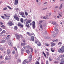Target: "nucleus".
<instances>
[{"instance_id":"nucleus-1","label":"nucleus","mask_w":64,"mask_h":64,"mask_svg":"<svg viewBox=\"0 0 64 64\" xmlns=\"http://www.w3.org/2000/svg\"><path fill=\"white\" fill-rule=\"evenodd\" d=\"M64 52V48H61L58 50V52L59 53H63Z\"/></svg>"},{"instance_id":"nucleus-2","label":"nucleus","mask_w":64,"mask_h":64,"mask_svg":"<svg viewBox=\"0 0 64 64\" xmlns=\"http://www.w3.org/2000/svg\"><path fill=\"white\" fill-rule=\"evenodd\" d=\"M14 19H15V20H17V21H19V18L18 16H16V15L14 16Z\"/></svg>"},{"instance_id":"nucleus-3","label":"nucleus","mask_w":64,"mask_h":64,"mask_svg":"<svg viewBox=\"0 0 64 64\" xmlns=\"http://www.w3.org/2000/svg\"><path fill=\"white\" fill-rule=\"evenodd\" d=\"M20 15L22 16V17H23L24 18H25V16L24 15L25 14L23 12H22L20 13Z\"/></svg>"},{"instance_id":"nucleus-4","label":"nucleus","mask_w":64,"mask_h":64,"mask_svg":"<svg viewBox=\"0 0 64 64\" xmlns=\"http://www.w3.org/2000/svg\"><path fill=\"white\" fill-rule=\"evenodd\" d=\"M16 38L18 40H19L20 38V35L19 34H16Z\"/></svg>"},{"instance_id":"nucleus-5","label":"nucleus","mask_w":64,"mask_h":64,"mask_svg":"<svg viewBox=\"0 0 64 64\" xmlns=\"http://www.w3.org/2000/svg\"><path fill=\"white\" fill-rule=\"evenodd\" d=\"M18 26H20L21 27H23L24 25H23L21 24L20 22H18Z\"/></svg>"},{"instance_id":"nucleus-6","label":"nucleus","mask_w":64,"mask_h":64,"mask_svg":"<svg viewBox=\"0 0 64 64\" xmlns=\"http://www.w3.org/2000/svg\"><path fill=\"white\" fill-rule=\"evenodd\" d=\"M32 27L34 28V29L35 28V22L34 21H33L32 22Z\"/></svg>"},{"instance_id":"nucleus-7","label":"nucleus","mask_w":64,"mask_h":64,"mask_svg":"<svg viewBox=\"0 0 64 64\" xmlns=\"http://www.w3.org/2000/svg\"><path fill=\"white\" fill-rule=\"evenodd\" d=\"M18 0H15V1L14 2V4L15 5H18Z\"/></svg>"},{"instance_id":"nucleus-8","label":"nucleus","mask_w":64,"mask_h":64,"mask_svg":"<svg viewBox=\"0 0 64 64\" xmlns=\"http://www.w3.org/2000/svg\"><path fill=\"white\" fill-rule=\"evenodd\" d=\"M7 53L8 54H10V53H11V50H7Z\"/></svg>"},{"instance_id":"nucleus-9","label":"nucleus","mask_w":64,"mask_h":64,"mask_svg":"<svg viewBox=\"0 0 64 64\" xmlns=\"http://www.w3.org/2000/svg\"><path fill=\"white\" fill-rule=\"evenodd\" d=\"M31 20H28L26 22V24H28L30 23L31 22Z\"/></svg>"},{"instance_id":"nucleus-10","label":"nucleus","mask_w":64,"mask_h":64,"mask_svg":"<svg viewBox=\"0 0 64 64\" xmlns=\"http://www.w3.org/2000/svg\"><path fill=\"white\" fill-rule=\"evenodd\" d=\"M8 24H9L10 26H11L13 24V23L12 22H8Z\"/></svg>"},{"instance_id":"nucleus-11","label":"nucleus","mask_w":64,"mask_h":64,"mask_svg":"<svg viewBox=\"0 0 64 64\" xmlns=\"http://www.w3.org/2000/svg\"><path fill=\"white\" fill-rule=\"evenodd\" d=\"M51 46L52 47H53V46H54L55 45V44L52 42H51Z\"/></svg>"},{"instance_id":"nucleus-12","label":"nucleus","mask_w":64,"mask_h":64,"mask_svg":"<svg viewBox=\"0 0 64 64\" xmlns=\"http://www.w3.org/2000/svg\"><path fill=\"white\" fill-rule=\"evenodd\" d=\"M5 59L6 60H9L11 59V58H10V57H9V58H8L7 57H6Z\"/></svg>"},{"instance_id":"nucleus-13","label":"nucleus","mask_w":64,"mask_h":64,"mask_svg":"<svg viewBox=\"0 0 64 64\" xmlns=\"http://www.w3.org/2000/svg\"><path fill=\"white\" fill-rule=\"evenodd\" d=\"M51 51L52 52H54L55 51V48H51Z\"/></svg>"},{"instance_id":"nucleus-14","label":"nucleus","mask_w":64,"mask_h":64,"mask_svg":"<svg viewBox=\"0 0 64 64\" xmlns=\"http://www.w3.org/2000/svg\"><path fill=\"white\" fill-rule=\"evenodd\" d=\"M6 32V31H5L4 30H3L2 32L0 33V35H1V34H3V33H5Z\"/></svg>"},{"instance_id":"nucleus-15","label":"nucleus","mask_w":64,"mask_h":64,"mask_svg":"<svg viewBox=\"0 0 64 64\" xmlns=\"http://www.w3.org/2000/svg\"><path fill=\"white\" fill-rule=\"evenodd\" d=\"M14 30H17V29H18V28L17 26H14Z\"/></svg>"},{"instance_id":"nucleus-16","label":"nucleus","mask_w":64,"mask_h":64,"mask_svg":"<svg viewBox=\"0 0 64 64\" xmlns=\"http://www.w3.org/2000/svg\"><path fill=\"white\" fill-rule=\"evenodd\" d=\"M60 61L61 62H62L63 63H64V58H62L60 60Z\"/></svg>"},{"instance_id":"nucleus-17","label":"nucleus","mask_w":64,"mask_h":64,"mask_svg":"<svg viewBox=\"0 0 64 64\" xmlns=\"http://www.w3.org/2000/svg\"><path fill=\"white\" fill-rule=\"evenodd\" d=\"M31 40L32 41H34V36H32L31 38Z\"/></svg>"},{"instance_id":"nucleus-18","label":"nucleus","mask_w":64,"mask_h":64,"mask_svg":"<svg viewBox=\"0 0 64 64\" xmlns=\"http://www.w3.org/2000/svg\"><path fill=\"white\" fill-rule=\"evenodd\" d=\"M8 44L10 46H12V43L11 42H9Z\"/></svg>"},{"instance_id":"nucleus-19","label":"nucleus","mask_w":64,"mask_h":64,"mask_svg":"<svg viewBox=\"0 0 64 64\" xmlns=\"http://www.w3.org/2000/svg\"><path fill=\"white\" fill-rule=\"evenodd\" d=\"M26 52L28 54H29L30 53V51L28 50H26Z\"/></svg>"},{"instance_id":"nucleus-20","label":"nucleus","mask_w":64,"mask_h":64,"mask_svg":"<svg viewBox=\"0 0 64 64\" xmlns=\"http://www.w3.org/2000/svg\"><path fill=\"white\" fill-rule=\"evenodd\" d=\"M37 45H38V46H40L41 45V44L40 43V42H39L38 43V44Z\"/></svg>"},{"instance_id":"nucleus-21","label":"nucleus","mask_w":64,"mask_h":64,"mask_svg":"<svg viewBox=\"0 0 64 64\" xmlns=\"http://www.w3.org/2000/svg\"><path fill=\"white\" fill-rule=\"evenodd\" d=\"M26 25L28 28H29V27H30V26H29V24H26Z\"/></svg>"},{"instance_id":"nucleus-22","label":"nucleus","mask_w":64,"mask_h":64,"mask_svg":"<svg viewBox=\"0 0 64 64\" xmlns=\"http://www.w3.org/2000/svg\"><path fill=\"white\" fill-rule=\"evenodd\" d=\"M20 21L22 22V23H23L24 22V20L22 18L20 19Z\"/></svg>"},{"instance_id":"nucleus-23","label":"nucleus","mask_w":64,"mask_h":64,"mask_svg":"<svg viewBox=\"0 0 64 64\" xmlns=\"http://www.w3.org/2000/svg\"><path fill=\"white\" fill-rule=\"evenodd\" d=\"M22 46H24L26 45V44L24 43H22L21 44Z\"/></svg>"},{"instance_id":"nucleus-24","label":"nucleus","mask_w":64,"mask_h":64,"mask_svg":"<svg viewBox=\"0 0 64 64\" xmlns=\"http://www.w3.org/2000/svg\"><path fill=\"white\" fill-rule=\"evenodd\" d=\"M26 16L28 15V13L26 12H24Z\"/></svg>"},{"instance_id":"nucleus-25","label":"nucleus","mask_w":64,"mask_h":64,"mask_svg":"<svg viewBox=\"0 0 64 64\" xmlns=\"http://www.w3.org/2000/svg\"><path fill=\"white\" fill-rule=\"evenodd\" d=\"M5 40H3L1 41V42L2 43H5Z\"/></svg>"},{"instance_id":"nucleus-26","label":"nucleus","mask_w":64,"mask_h":64,"mask_svg":"<svg viewBox=\"0 0 64 64\" xmlns=\"http://www.w3.org/2000/svg\"><path fill=\"white\" fill-rule=\"evenodd\" d=\"M62 7V4H61L60 6V10Z\"/></svg>"},{"instance_id":"nucleus-27","label":"nucleus","mask_w":64,"mask_h":64,"mask_svg":"<svg viewBox=\"0 0 64 64\" xmlns=\"http://www.w3.org/2000/svg\"><path fill=\"white\" fill-rule=\"evenodd\" d=\"M24 52V49L23 48H22L21 50V53H23Z\"/></svg>"},{"instance_id":"nucleus-28","label":"nucleus","mask_w":64,"mask_h":64,"mask_svg":"<svg viewBox=\"0 0 64 64\" xmlns=\"http://www.w3.org/2000/svg\"><path fill=\"white\" fill-rule=\"evenodd\" d=\"M48 60H49V61H52V60L51 59V58L50 57L49 58H48Z\"/></svg>"},{"instance_id":"nucleus-29","label":"nucleus","mask_w":64,"mask_h":64,"mask_svg":"<svg viewBox=\"0 0 64 64\" xmlns=\"http://www.w3.org/2000/svg\"><path fill=\"white\" fill-rule=\"evenodd\" d=\"M35 64H39V62L38 61H36Z\"/></svg>"},{"instance_id":"nucleus-30","label":"nucleus","mask_w":64,"mask_h":64,"mask_svg":"<svg viewBox=\"0 0 64 64\" xmlns=\"http://www.w3.org/2000/svg\"><path fill=\"white\" fill-rule=\"evenodd\" d=\"M55 31H57L58 32V29L57 28H55Z\"/></svg>"},{"instance_id":"nucleus-31","label":"nucleus","mask_w":64,"mask_h":64,"mask_svg":"<svg viewBox=\"0 0 64 64\" xmlns=\"http://www.w3.org/2000/svg\"><path fill=\"white\" fill-rule=\"evenodd\" d=\"M64 56V55H63V56L60 55V56L59 57H60V58H63V57Z\"/></svg>"},{"instance_id":"nucleus-32","label":"nucleus","mask_w":64,"mask_h":64,"mask_svg":"<svg viewBox=\"0 0 64 64\" xmlns=\"http://www.w3.org/2000/svg\"><path fill=\"white\" fill-rule=\"evenodd\" d=\"M56 36V34H54L53 36V37H54V38H55V37Z\"/></svg>"},{"instance_id":"nucleus-33","label":"nucleus","mask_w":64,"mask_h":64,"mask_svg":"<svg viewBox=\"0 0 64 64\" xmlns=\"http://www.w3.org/2000/svg\"><path fill=\"white\" fill-rule=\"evenodd\" d=\"M7 7L4 8H3V10H7Z\"/></svg>"},{"instance_id":"nucleus-34","label":"nucleus","mask_w":64,"mask_h":64,"mask_svg":"<svg viewBox=\"0 0 64 64\" xmlns=\"http://www.w3.org/2000/svg\"><path fill=\"white\" fill-rule=\"evenodd\" d=\"M52 24H53V25H55V24H56V22H53L52 23Z\"/></svg>"},{"instance_id":"nucleus-35","label":"nucleus","mask_w":64,"mask_h":64,"mask_svg":"<svg viewBox=\"0 0 64 64\" xmlns=\"http://www.w3.org/2000/svg\"><path fill=\"white\" fill-rule=\"evenodd\" d=\"M8 8H9V9H12V8H10V6H7Z\"/></svg>"},{"instance_id":"nucleus-36","label":"nucleus","mask_w":64,"mask_h":64,"mask_svg":"<svg viewBox=\"0 0 64 64\" xmlns=\"http://www.w3.org/2000/svg\"><path fill=\"white\" fill-rule=\"evenodd\" d=\"M43 54H44V56L45 57H46V55L45 54L44 52H43Z\"/></svg>"},{"instance_id":"nucleus-37","label":"nucleus","mask_w":64,"mask_h":64,"mask_svg":"<svg viewBox=\"0 0 64 64\" xmlns=\"http://www.w3.org/2000/svg\"><path fill=\"white\" fill-rule=\"evenodd\" d=\"M58 45H62V42H59L58 43Z\"/></svg>"},{"instance_id":"nucleus-38","label":"nucleus","mask_w":64,"mask_h":64,"mask_svg":"<svg viewBox=\"0 0 64 64\" xmlns=\"http://www.w3.org/2000/svg\"><path fill=\"white\" fill-rule=\"evenodd\" d=\"M12 54H15V51L14 50L12 51Z\"/></svg>"},{"instance_id":"nucleus-39","label":"nucleus","mask_w":64,"mask_h":64,"mask_svg":"<svg viewBox=\"0 0 64 64\" xmlns=\"http://www.w3.org/2000/svg\"><path fill=\"white\" fill-rule=\"evenodd\" d=\"M43 20H40L39 21L40 23H42L43 22Z\"/></svg>"},{"instance_id":"nucleus-40","label":"nucleus","mask_w":64,"mask_h":64,"mask_svg":"<svg viewBox=\"0 0 64 64\" xmlns=\"http://www.w3.org/2000/svg\"><path fill=\"white\" fill-rule=\"evenodd\" d=\"M1 27L2 28H5V26L4 25H2L1 26Z\"/></svg>"},{"instance_id":"nucleus-41","label":"nucleus","mask_w":64,"mask_h":64,"mask_svg":"<svg viewBox=\"0 0 64 64\" xmlns=\"http://www.w3.org/2000/svg\"><path fill=\"white\" fill-rule=\"evenodd\" d=\"M1 17H2V18H3V19H5V16H1Z\"/></svg>"},{"instance_id":"nucleus-42","label":"nucleus","mask_w":64,"mask_h":64,"mask_svg":"<svg viewBox=\"0 0 64 64\" xmlns=\"http://www.w3.org/2000/svg\"><path fill=\"white\" fill-rule=\"evenodd\" d=\"M27 47L28 48H30V46H28Z\"/></svg>"},{"instance_id":"nucleus-43","label":"nucleus","mask_w":64,"mask_h":64,"mask_svg":"<svg viewBox=\"0 0 64 64\" xmlns=\"http://www.w3.org/2000/svg\"><path fill=\"white\" fill-rule=\"evenodd\" d=\"M29 62H30L29 61H27L26 62V63L27 64L29 63Z\"/></svg>"},{"instance_id":"nucleus-44","label":"nucleus","mask_w":64,"mask_h":64,"mask_svg":"<svg viewBox=\"0 0 64 64\" xmlns=\"http://www.w3.org/2000/svg\"><path fill=\"white\" fill-rule=\"evenodd\" d=\"M28 58H32V55H30V56H29Z\"/></svg>"},{"instance_id":"nucleus-45","label":"nucleus","mask_w":64,"mask_h":64,"mask_svg":"<svg viewBox=\"0 0 64 64\" xmlns=\"http://www.w3.org/2000/svg\"><path fill=\"white\" fill-rule=\"evenodd\" d=\"M20 37H21V38H23V36H22V35L20 34Z\"/></svg>"},{"instance_id":"nucleus-46","label":"nucleus","mask_w":64,"mask_h":64,"mask_svg":"<svg viewBox=\"0 0 64 64\" xmlns=\"http://www.w3.org/2000/svg\"><path fill=\"white\" fill-rule=\"evenodd\" d=\"M54 62V63H56H56H58V62L56 61Z\"/></svg>"},{"instance_id":"nucleus-47","label":"nucleus","mask_w":64,"mask_h":64,"mask_svg":"<svg viewBox=\"0 0 64 64\" xmlns=\"http://www.w3.org/2000/svg\"><path fill=\"white\" fill-rule=\"evenodd\" d=\"M42 25H40V28H42Z\"/></svg>"},{"instance_id":"nucleus-48","label":"nucleus","mask_w":64,"mask_h":64,"mask_svg":"<svg viewBox=\"0 0 64 64\" xmlns=\"http://www.w3.org/2000/svg\"><path fill=\"white\" fill-rule=\"evenodd\" d=\"M27 34H28V35H30V33L28 32H27Z\"/></svg>"},{"instance_id":"nucleus-49","label":"nucleus","mask_w":64,"mask_h":64,"mask_svg":"<svg viewBox=\"0 0 64 64\" xmlns=\"http://www.w3.org/2000/svg\"><path fill=\"white\" fill-rule=\"evenodd\" d=\"M32 60V59L31 58H30L29 59V61L30 62H31V60Z\"/></svg>"},{"instance_id":"nucleus-50","label":"nucleus","mask_w":64,"mask_h":64,"mask_svg":"<svg viewBox=\"0 0 64 64\" xmlns=\"http://www.w3.org/2000/svg\"><path fill=\"white\" fill-rule=\"evenodd\" d=\"M46 45L47 46H49V44H48L47 43L46 44Z\"/></svg>"},{"instance_id":"nucleus-51","label":"nucleus","mask_w":64,"mask_h":64,"mask_svg":"<svg viewBox=\"0 0 64 64\" xmlns=\"http://www.w3.org/2000/svg\"><path fill=\"white\" fill-rule=\"evenodd\" d=\"M30 49L31 50V52H33V48H31Z\"/></svg>"},{"instance_id":"nucleus-52","label":"nucleus","mask_w":64,"mask_h":64,"mask_svg":"<svg viewBox=\"0 0 64 64\" xmlns=\"http://www.w3.org/2000/svg\"><path fill=\"white\" fill-rule=\"evenodd\" d=\"M58 14L60 16V17H62V16L60 14Z\"/></svg>"},{"instance_id":"nucleus-53","label":"nucleus","mask_w":64,"mask_h":64,"mask_svg":"<svg viewBox=\"0 0 64 64\" xmlns=\"http://www.w3.org/2000/svg\"><path fill=\"white\" fill-rule=\"evenodd\" d=\"M46 55H49V52H46Z\"/></svg>"},{"instance_id":"nucleus-54","label":"nucleus","mask_w":64,"mask_h":64,"mask_svg":"<svg viewBox=\"0 0 64 64\" xmlns=\"http://www.w3.org/2000/svg\"><path fill=\"white\" fill-rule=\"evenodd\" d=\"M18 62H21V60H20V59L18 60Z\"/></svg>"},{"instance_id":"nucleus-55","label":"nucleus","mask_w":64,"mask_h":64,"mask_svg":"<svg viewBox=\"0 0 64 64\" xmlns=\"http://www.w3.org/2000/svg\"><path fill=\"white\" fill-rule=\"evenodd\" d=\"M26 42V41H25V40H22V42Z\"/></svg>"},{"instance_id":"nucleus-56","label":"nucleus","mask_w":64,"mask_h":64,"mask_svg":"<svg viewBox=\"0 0 64 64\" xmlns=\"http://www.w3.org/2000/svg\"><path fill=\"white\" fill-rule=\"evenodd\" d=\"M46 64H48V61H47L46 62Z\"/></svg>"},{"instance_id":"nucleus-57","label":"nucleus","mask_w":64,"mask_h":64,"mask_svg":"<svg viewBox=\"0 0 64 64\" xmlns=\"http://www.w3.org/2000/svg\"><path fill=\"white\" fill-rule=\"evenodd\" d=\"M35 43L37 44L38 43V42L37 41H36L35 42Z\"/></svg>"},{"instance_id":"nucleus-58","label":"nucleus","mask_w":64,"mask_h":64,"mask_svg":"<svg viewBox=\"0 0 64 64\" xmlns=\"http://www.w3.org/2000/svg\"><path fill=\"white\" fill-rule=\"evenodd\" d=\"M3 57L2 56H0V58H2Z\"/></svg>"},{"instance_id":"nucleus-59","label":"nucleus","mask_w":64,"mask_h":64,"mask_svg":"<svg viewBox=\"0 0 64 64\" xmlns=\"http://www.w3.org/2000/svg\"><path fill=\"white\" fill-rule=\"evenodd\" d=\"M0 24H1V25H3V23L2 22H0Z\"/></svg>"},{"instance_id":"nucleus-60","label":"nucleus","mask_w":64,"mask_h":64,"mask_svg":"<svg viewBox=\"0 0 64 64\" xmlns=\"http://www.w3.org/2000/svg\"><path fill=\"white\" fill-rule=\"evenodd\" d=\"M4 15L5 16V17H7V15L6 14H4Z\"/></svg>"},{"instance_id":"nucleus-61","label":"nucleus","mask_w":64,"mask_h":64,"mask_svg":"<svg viewBox=\"0 0 64 64\" xmlns=\"http://www.w3.org/2000/svg\"><path fill=\"white\" fill-rule=\"evenodd\" d=\"M52 41L53 42H55V40H52Z\"/></svg>"},{"instance_id":"nucleus-62","label":"nucleus","mask_w":64,"mask_h":64,"mask_svg":"<svg viewBox=\"0 0 64 64\" xmlns=\"http://www.w3.org/2000/svg\"><path fill=\"white\" fill-rule=\"evenodd\" d=\"M55 41L56 42H57V41H58V39H56L55 40Z\"/></svg>"},{"instance_id":"nucleus-63","label":"nucleus","mask_w":64,"mask_h":64,"mask_svg":"<svg viewBox=\"0 0 64 64\" xmlns=\"http://www.w3.org/2000/svg\"><path fill=\"white\" fill-rule=\"evenodd\" d=\"M61 48H64V46H62Z\"/></svg>"},{"instance_id":"nucleus-64","label":"nucleus","mask_w":64,"mask_h":64,"mask_svg":"<svg viewBox=\"0 0 64 64\" xmlns=\"http://www.w3.org/2000/svg\"><path fill=\"white\" fill-rule=\"evenodd\" d=\"M63 63H64L63 62H62L60 63V64H64Z\"/></svg>"}]
</instances>
